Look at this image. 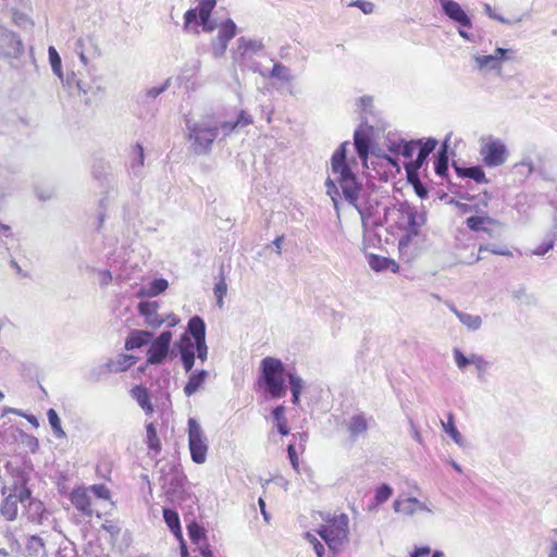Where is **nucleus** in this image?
Instances as JSON below:
<instances>
[{"mask_svg": "<svg viewBox=\"0 0 557 557\" xmlns=\"http://www.w3.org/2000/svg\"><path fill=\"white\" fill-rule=\"evenodd\" d=\"M188 535L193 543L200 544L202 540H206V533L203 528H201L198 523L193 522L187 527Z\"/></svg>", "mask_w": 557, "mask_h": 557, "instance_id": "47", "label": "nucleus"}, {"mask_svg": "<svg viewBox=\"0 0 557 557\" xmlns=\"http://www.w3.org/2000/svg\"><path fill=\"white\" fill-rule=\"evenodd\" d=\"M1 515L8 520L13 521L17 516V499L16 495L10 494L7 496L0 508Z\"/></svg>", "mask_w": 557, "mask_h": 557, "instance_id": "34", "label": "nucleus"}, {"mask_svg": "<svg viewBox=\"0 0 557 557\" xmlns=\"http://www.w3.org/2000/svg\"><path fill=\"white\" fill-rule=\"evenodd\" d=\"M393 495V487L386 483L381 484L374 495L376 504H384Z\"/></svg>", "mask_w": 557, "mask_h": 557, "instance_id": "48", "label": "nucleus"}, {"mask_svg": "<svg viewBox=\"0 0 557 557\" xmlns=\"http://www.w3.org/2000/svg\"><path fill=\"white\" fill-rule=\"evenodd\" d=\"M307 541L311 544L318 557H323L324 546L323 544L311 533H306Z\"/></svg>", "mask_w": 557, "mask_h": 557, "instance_id": "54", "label": "nucleus"}, {"mask_svg": "<svg viewBox=\"0 0 557 557\" xmlns=\"http://www.w3.org/2000/svg\"><path fill=\"white\" fill-rule=\"evenodd\" d=\"M483 251H488L491 253L498 255V256H510L511 255V252L507 248H499V247H496L495 245L480 246L479 252L481 253Z\"/></svg>", "mask_w": 557, "mask_h": 557, "instance_id": "58", "label": "nucleus"}, {"mask_svg": "<svg viewBox=\"0 0 557 557\" xmlns=\"http://www.w3.org/2000/svg\"><path fill=\"white\" fill-rule=\"evenodd\" d=\"M164 522L166 523L170 531L178 540H183V533L181 528L180 516L176 510L171 508H163L162 510Z\"/></svg>", "mask_w": 557, "mask_h": 557, "instance_id": "26", "label": "nucleus"}, {"mask_svg": "<svg viewBox=\"0 0 557 557\" xmlns=\"http://www.w3.org/2000/svg\"><path fill=\"white\" fill-rule=\"evenodd\" d=\"M453 312L458 320L470 331H476L482 326V319L480 315L470 314L453 308Z\"/></svg>", "mask_w": 557, "mask_h": 557, "instance_id": "32", "label": "nucleus"}, {"mask_svg": "<svg viewBox=\"0 0 557 557\" xmlns=\"http://www.w3.org/2000/svg\"><path fill=\"white\" fill-rule=\"evenodd\" d=\"M135 363V356L121 354L115 359H111L106 363L101 364L99 367V374L124 372Z\"/></svg>", "mask_w": 557, "mask_h": 557, "instance_id": "14", "label": "nucleus"}, {"mask_svg": "<svg viewBox=\"0 0 557 557\" xmlns=\"http://www.w3.org/2000/svg\"><path fill=\"white\" fill-rule=\"evenodd\" d=\"M371 418H367L363 412L356 413L347 421V431L352 441H356L359 436H363L369 430V421Z\"/></svg>", "mask_w": 557, "mask_h": 557, "instance_id": "17", "label": "nucleus"}, {"mask_svg": "<svg viewBox=\"0 0 557 557\" xmlns=\"http://www.w3.org/2000/svg\"><path fill=\"white\" fill-rule=\"evenodd\" d=\"M138 312L145 319V324L151 329H158L165 319L158 313V301H140L137 306Z\"/></svg>", "mask_w": 557, "mask_h": 557, "instance_id": "13", "label": "nucleus"}, {"mask_svg": "<svg viewBox=\"0 0 557 557\" xmlns=\"http://www.w3.org/2000/svg\"><path fill=\"white\" fill-rule=\"evenodd\" d=\"M199 26H201L205 33H212L218 28L216 37L211 40V51L214 59L222 58L227 50L228 42L237 34V25L235 22L232 18H226L218 23L216 20L209 16L203 17V20L199 18Z\"/></svg>", "mask_w": 557, "mask_h": 557, "instance_id": "4", "label": "nucleus"}, {"mask_svg": "<svg viewBox=\"0 0 557 557\" xmlns=\"http://www.w3.org/2000/svg\"><path fill=\"white\" fill-rule=\"evenodd\" d=\"M286 376L288 377L290 393H292V403L294 405H298L300 401V395L304 388V381L296 373L287 372Z\"/></svg>", "mask_w": 557, "mask_h": 557, "instance_id": "35", "label": "nucleus"}, {"mask_svg": "<svg viewBox=\"0 0 557 557\" xmlns=\"http://www.w3.org/2000/svg\"><path fill=\"white\" fill-rule=\"evenodd\" d=\"M405 171L407 174V181L412 186L416 195L420 199H425L429 196V189L428 187L421 182L419 176V170L408 169V166H405Z\"/></svg>", "mask_w": 557, "mask_h": 557, "instance_id": "27", "label": "nucleus"}, {"mask_svg": "<svg viewBox=\"0 0 557 557\" xmlns=\"http://www.w3.org/2000/svg\"><path fill=\"white\" fill-rule=\"evenodd\" d=\"M492 220L488 216H479V215H471L466 220L467 226L474 232H478L482 228V225L484 222H491Z\"/></svg>", "mask_w": 557, "mask_h": 557, "instance_id": "50", "label": "nucleus"}, {"mask_svg": "<svg viewBox=\"0 0 557 557\" xmlns=\"http://www.w3.org/2000/svg\"><path fill=\"white\" fill-rule=\"evenodd\" d=\"M368 262L370 268L375 272H382L387 270V257L371 253L368 257Z\"/></svg>", "mask_w": 557, "mask_h": 557, "instance_id": "45", "label": "nucleus"}, {"mask_svg": "<svg viewBox=\"0 0 557 557\" xmlns=\"http://www.w3.org/2000/svg\"><path fill=\"white\" fill-rule=\"evenodd\" d=\"M234 64L238 65L242 71L249 70L253 73L260 72V64L253 60V55L248 51H244L243 46L236 41V47L231 51Z\"/></svg>", "mask_w": 557, "mask_h": 557, "instance_id": "16", "label": "nucleus"}, {"mask_svg": "<svg viewBox=\"0 0 557 557\" xmlns=\"http://www.w3.org/2000/svg\"><path fill=\"white\" fill-rule=\"evenodd\" d=\"M259 74H261L264 77L276 78L285 83H289L294 79L290 70L280 62H274L273 67L270 72L264 73L260 70Z\"/></svg>", "mask_w": 557, "mask_h": 557, "instance_id": "30", "label": "nucleus"}, {"mask_svg": "<svg viewBox=\"0 0 557 557\" xmlns=\"http://www.w3.org/2000/svg\"><path fill=\"white\" fill-rule=\"evenodd\" d=\"M186 138L189 149L196 156H207L212 151L213 144L219 136V123L212 115L199 119H185Z\"/></svg>", "mask_w": 557, "mask_h": 557, "instance_id": "1", "label": "nucleus"}, {"mask_svg": "<svg viewBox=\"0 0 557 557\" xmlns=\"http://www.w3.org/2000/svg\"><path fill=\"white\" fill-rule=\"evenodd\" d=\"M62 84L70 90L76 89L79 92H87L85 84L81 79H77L76 74L74 72L67 73L65 77L63 76Z\"/></svg>", "mask_w": 557, "mask_h": 557, "instance_id": "42", "label": "nucleus"}, {"mask_svg": "<svg viewBox=\"0 0 557 557\" xmlns=\"http://www.w3.org/2000/svg\"><path fill=\"white\" fill-rule=\"evenodd\" d=\"M512 53H513V51L510 50V49L496 48L494 53H493V57H496V62L500 66L502 62L506 61V60H509L510 59V54H512Z\"/></svg>", "mask_w": 557, "mask_h": 557, "instance_id": "61", "label": "nucleus"}, {"mask_svg": "<svg viewBox=\"0 0 557 557\" xmlns=\"http://www.w3.org/2000/svg\"><path fill=\"white\" fill-rule=\"evenodd\" d=\"M132 397L138 403L140 408L146 413H151L153 411V406L151 404L150 394L148 389L141 385H136L131 391Z\"/></svg>", "mask_w": 557, "mask_h": 557, "instance_id": "28", "label": "nucleus"}, {"mask_svg": "<svg viewBox=\"0 0 557 557\" xmlns=\"http://www.w3.org/2000/svg\"><path fill=\"white\" fill-rule=\"evenodd\" d=\"M47 417H48V421H49V424L52 429L54 436L57 438H65L66 434L62 429L61 419H60L58 412L54 409L50 408L47 411Z\"/></svg>", "mask_w": 557, "mask_h": 557, "instance_id": "38", "label": "nucleus"}, {"mask_svg": "<svg viewBox=\"0 0 557 557\" xmlns=\"http://www.w3.org/2000/svg\"><path fill=\"white\" fill-rule=\"evenodd\" d=\"M20 482H21V486L17 487L15 485V493L13 495H16V499L17 502H21V503H25V502H30L33 500L32 497H30V491L29 488L26 487V483H27V479L25 476H21L20 479Z\"/></svg>", "mask_w": 557, "mask_h": 557, "instance_id": "44", "label": "nucleus"}, {"mask_svg": "<svg viewBox=\"0 0 557 557\" xmlns=\"http://www.w3.org/2000/svg\"><path fill=\"white\" fill-rule=\"evenodd\" d=\"M285 366L281 359L265 357L260 362L259 385L273 398H282L286 395Z\"/></svg>", "mask_w": 557, "mask_h": 557, "instance_id": "3", "label": "nucleus"}, {"mask_svg": "<svg viewBox=\"0 0 557 557\" xmlns=\"http://www.w3.org/2000/svg\"><path fill=\"white\" fill-rule=\"evenodd\" d=\"M208 377V371L207 370H196L191 372V374L188 377L187 383L184 386V394L186 396L194 395L205 383V381Z\"/></svg>", "mask_w": 557, "mask_h": 557, "instance_id": "24", "label": "nucleus"}, {"mask_svg": "<svg viewBox=\"0 0 557 557\" xmlns=\"http://www.w3.org/2000/svg\"><path fill=\"white\" fill-rule=\"evenodd\" d=\"M215 296H225L227 292V284L225 282V277L223 273L221 274L220 280L215 283L213 288Z\"/></svg>", "mask_w": 557, "mask_h": 557, "instance_id": "63", "label": "nucleus"}, {"mask_svg": "<svg viewBox=\"0 0 557 557\" xmlns=\"http://www.w3.org/2000/svg\"><path fill=\"white\" fill-rule=\"evenodd\" d=\"M171 79L168 78L161 86H154L146 90L147 98H157L159 95L164 92L170 87Z\"/></svg>", "mask_w": 557, "mask_h": 557, "instance_id": "56", "label": "nucleus"}, {"mask_svg": "<svg viewBox=\"0 0 557 557\" xmlns=\"http://www.w3.org/2000/svg\"><path fill=\"white\" fill-rule=\"evenodd\" d=\"M195 355L197 356V358L201 362H205L207 360V358H208V346H207L206 339L205 341L195 342Z\"/></svg>", "mask_w": 557, "mask_h": 557, "instance_id": "57", "label": "nucleus"}, {"mask_svg": "<svg viewBox=\"0 0 557 557\" xmlns=\"http://www.w3.org/2000/svg\"><path fill=\"white\" fill-rule=\"evenodd\" d=\"M449 138H446L434 156V171L436 175L445 177L448 174V145Z\"/></svg>", "mask_w": 557, "mask_h": 557, "instance_id": "20", "label": "nucleus"}, {"mask_svg": "<svg viewBox=\"0 0 557 557\" xmlns=\"http://www.w3.org/2000/svg\"><path fill=\"white\" fill-rule=\"evenodd\" d=\"M348 517L341 515L339 520L333 525H322L318 533L330 548H334L335 543L342 542L347 536Z\"/></svg>", "mask_w": 557, "mask_h": 557, "instance_id": "11", "label": "nucleus"}, {"mask_svg": "<svg viewBox=\"0 0 557 557\" xmlns=\"http://www.w3.org/2000/svg\"><path fill=\"white\" fill-rule=\"evenodd\" d=\"M237 42H239L243 46L244 51L246 50L250 52L251 55L257 54L264 48V45L260 39H249L246 37H239L237 39Z\"/></svg>", "mask_w": 557, "mask_h": 557, "instance_id": "40", "label": "nucleus"}, {"mask_svg": "<svg viewBox=\"0 0 557 557\" xmlns=\"http://www.w3.org/2000/svg\"><path fill=\"white\" fill-rule=\"evenodd\" d=\"M188 446L191 460L198 465L203 463L208 451L207 437L200 424L194 418L188 420Z\"/></svg>", "mask_w": 557, "mask_h": 557, "instance_id": "7", "label": "nucleus"}, {"mask_svg": "<svg viewBox=\"0 0 557 557\" xmlns=\"http://www.w3.org/2000/svg\"><path fill=\"white\" fill-rule=\"evenodd\" d=\"M474 62L476 63L479 70H500L499 65L496 62V57H493V54L475 55Z\"/></svg>", "mask_w": 557, "mask_h": 557, "instance_id": "43", "label": "nucleus"}, {"mask_svg": "<svg viewBox=\"0 0 557 557\" xmlns=\"http://www.w3.org/2000/svg\"><path fill=\"white\" fill-rule=\"evenodd\" d=\"M437 144L438 141L433 137H429L425 140L421 139V144H419L417 148V158L407 162L405 166H408V169H413V171L420 170L426 163L430 153L434 151Z\"/></svg>", "mask_w": 557, "mask_h": 557, "instance_id": "15", "label": "nucleus"}, {"mask_svg": "<svg viewBox=\"0 0 557 557\" xmlns=\"http://www.w3.org/2000/svg\"><path fill=\"white\" fill-rule=\"evenodd\" d=\"M49 62L53 73L63 82L62 62L57 49L52 46L48 49Z\"/></svg>", "mask_w": 557, "mask_h": 557, "instance_id": "39", "label": "nucleus"}, {"mask_svg": "<svg viewBox=\"0 0 557 557\" xmlns=\"http://www.w3.org/2000/svg\"><path fill=\"white\" fill-rule=\"evenodd\" d=\"M193 23L199 25V10L197 8L188 9L184 14V28H187Z\"/></svg>", "mask_w": 557, "mask_h": 557, "instance_id": "53", "label": "nucleus"}, {"mask_svg": "<svg viewBox=\"0 0 557 557\" xmlns=\"http://www.w3.org/2000/svg\"><path fill=\"white\" fill-rule=\"evenodd\" d=\"M216 5V0H200L197 9L199 10V18L209 17Z\"/></svg>", "mask_w": 557, "mask_h": 557, "instance_id": "49", "label": "nucleus"}, {"mask_svg": "<svg viewBox=\"0 0 557 557\" xmlns=\"http://www.w3.org/2000/svg\"><path fill=\"white\" fill-rule=\"evenodd\" d=\"M187 336L195 342L206 339V323L199 315H194L187 323Z\"/></svg>", "mask_w": 557, "mask_h": 557, "instance_id": "21", "label": "nucleus"}, {"mask_svg": "<svg viewBox=\"0 0 557 557\" xmlns=\"http://www.w3.org/2000/svg\"><path fill=\"white\" fill-rule=\"evenodd\" d=\"M169 287L165 278H153L148 285L143 286L137 292L139 297H156L162 294Z\"/></svg>", "mask_w": 557, "mask_h": 557, "instance_id": "25", "label": "nucleus"}, {"mask_svg": "<svg viewBox=\"0 0 557 557\" xmlns=\"http://www.w3.org/2000/svg\"><path fill=\"white\" fill-rule=\"evenodd\" d=\"M468 177L478 184L487 183L485 173L480 165L469 166Z\"/></svg>", "mask_w": 557, "mask_h": 557, "instance_id": "51", "label": "nucleus"}, {"mask_svg": "<svg viewBox=\"0 0 557 557\" xmlns=\"http://www.w3.org/2000/svg\"><path fill=\"white\" fill-rule=\"evenodd\" d=\"M236 128H238V125L235 124V121L219 124V132L221 131L224 137L230 136Z\"/></svg>", "mask_w": 557, "mask_h": 557, "instance_id": "62", "label": "nucleus"}, {"mask_svg": "<svg viewBox=\"0 0 557 557\" xmlns=\"http://www.w3.org/2000/svg\"><path fill=\"white\" fill-rule=\"evenodd\" d=\"M400 211L407 216V226L405 228V234L400 237L398 242L399 250H404L407 248L413 238L420 235V227L425 224L426 218L425 213L418 212L414 207H411L408 203L400 205Z\"/></svg>", "mask_w": 557, "mask_h": 557, "instance_id": "6", "label": "nucleus"}, {"mask_svg": "<svg viewBox=\"0 0 557 557\" xmlns=\"http://www.w3.org/2000/svg\"><path fill=\"white\" fill-rule=\"evenodd\" d=\"M28 518L30 521L42 524L44 519L47 518L45 506L39 500H30L28 504Z\"/></svg>", "mask_w": 557, "mask_h": 557, "instance_id": "36", "label": "nucleus"}, {"mask_svg": "<svg viewBox=\"0 0 557 557\" xmlns=\"http://www.w3.org/2000/svg\"><path fill=\"white\" fill-rule=\"evenodd\" d=\"M480 154L486 166L496 168L506 162L508 150L500 139L490 137L486 143L482 144Z\"/></svg>", "mask_w": 557, "mask_h": 557, "instance_id": "8", "label": "nucleus"}, {"mask_svg": "<svg viewBox=\"0 0 557 557\" xmlns=\"http://www.w3.org/2000/svg\"><path fill=\"white\" fill-rule=\"evenodd\" d=\"M180 357H196L195 355V341L193 342L189 336L183 334L180 342L175 344Z\"/></svg>", "mask_w": 557, "mask_h": 557, "instance_id": "37", "label": "nucleus"}, {"mask_svg": "<svg viewBox=\"0 0 557 557\" xmlns=\"http://www.w3.org/2000/svg\"><path fill=\"white\" fill-rule=\"evenodd\" d=\"M354 146L358 157L360 159H367L371 147L369 135L360 128L356 129L354 133Z\"/></svg>", "mask_w": 557, "mask_h": 557, "instance_id": "23", "label": "nucleus"}, {"mask_svg": "<svg viewBox=\"0 0 557 557\" xmlns=\"http://www.w3.org/2000/svg\"><path fill=\"white\" fill-rule=\"evenodd\" d=\"M159 482L168 500L182 502L185 494L187 478L184 472L173 463H165L160 469Z\"/></svg>", "mask_w": 557, "mask_h": 557, "instance_id": "5", "label": "nucleus"}, {"mask_svg": "<svg viewBox=\"0 0 557 557\" xmlns=\"http://www.w3.org/2000/svg\"><path fill=\"white\" fill-rule=\"evenodd\" d=\"M24 52L21 38L0 24V58H18Z\"/></svg>", "mask_w": 557, "mask_h": 557, "instance_id": "10", "label": "nucleus"}, {"mask_svg": "<svg viewBox=\"0 0 557 557\" xmlns=\"http://www.w3.org/2000/svg\"><path fill=\"white\" fill-rule=\"evenodd\" d=\"M336 176L335 180L327 177L325 181L326 194L331 197L334 209L338 211V199H339V190L337 184L342 189L343 197L345 200L355 207L360 215H363L362 210L358 207V199L361 190V183L358 181L357 176L350 169H345L343 171L333 172Z\"/></svg>", "mask_w": 557, "mask_h": 557, "instance_id": "2", "label": "nucleus"}, {"mask_svg": "<svg viewBox=\"0 0 557 557\" xmlns=\"http://www.w3.org/2000/svg\"><path fill=\"white\" fill-rule=\"evenodd\" d=\"M87 490L90 491L99 499L110 498V491L104 484H94Z\"/></svg>", "mask_w": 557, "mask_h": 557, "instance_id": "52", "label": "nucleus"}, {"mask_svg": "<svg viewBox=\"0 0 557 557\" xmlns=\"http://www.w3.org/2000/svg\"><path fill=\"white\" fill-rule=\"evenodd\" d=\"M132 150L133 158L129 163L131 172L134 176L139 177L143 173L145 162L144 147L137 143L133 146Z\"/></svg>", "mask_w": 557, "mask_h": 557, "instance_id": "29", "label": "nucleus"}, {"mask_svg": "<svg viewBox=\"0 0 557 557\" xmlns=\"http://www.w3.org/2000/svg\"><path fill=\"white\" fill-rule=\"evenodd\" d=\"M147 430V445L150 450L154 453H160L161 450V442L158 437L157 429L153 423H149L146 428Z\"/></svg>", "mask_w": 557, "mask_h": 557, "instance_id": "41", "label": "nucleus"}, {"mask_svg": "<svg viewBox=\"0 0 557 557\" xmlns=\"http://www.w3.org/2000/svg\"><path fill=\"white\" fill-rule=\"evenodd\" d=\"M153 333L146 330H132L125 339L124 348L133 350L150 344Z\"/></svg>", "mask_w": 557, "mask_h": 557, "instance_id": "19", "label": "nucleus"}, {"mask_svg": "<svg viewBox=\"0 0 557 557\" xmlns=\"http://www.w3.org/2000/svg\"><path fill=\"white\" fill-rule=\"evenodd\" d=\"M348 141H344L341 146L334 151L331 158V168L332 172L343 171L345 169H350L347 162V151H348Z\"/></svg>", "mask_w": 557, "mask_h": 557, "instance_id": "22", "label": "nucleus"}, {"mask_svg": "<svg viewBox=\"0 0 557 557\" xmlns=\"http://www.w3.org/2000/svg\"><path fill=\"white\" fill-rule=\"evenodd\" d=\"M421 144V139L417 140H400L397 144H393L389 150L394 153L401 154L404 158H412L418 145Z\"/></svg>", "mask_w": 557, "mask_h": 557, "instance_id": "31", "label": "nucleus"}, {"mask_svg": "<svg viewBox=\"0 0 557 557\" xmlns=\"http://www.w3.org/2000/svg\"><path fill=\"white\" fill-rule=\"evenodd\" d=\"M443 13L456 25L472 26V20L455 0H438Z\"/></svg>", "mask_w": 557, "mask_h": 557, "instance_id": "12", "label": "nucleus"}, {"mask_svg": "<svg viewBox=\"0 0 557 557\" xmlns=\"http://www.w3.org/2000/svg\"><path fill=\"white\" fill-rule=\"evenodd\" d=\"M252 123V117L244 110H242L238 115H237V119L235 120V124L238 125V127H245V126H248Z\"/></svg>", "mask_w": 557, "mask_h": 557, "instance_id": "64", "label": "nucleus"}, {"mask_svg": "<svg viewBox=\"0 0 557 557\" xmlns=\"http://www.w3.org/2000/svg\"><path fill=\"white\" fill-rule=\"evenodd\" d=\"M393 509L395 512H403L409 517L417 512V508L406 499H395L393 503Z\"/></svg>", "mask_w": 557, "mask_h": 557, "instance_id": "46", "label": "nucleus"}, {"mask_svg": "<svg viewBox=\"0 0 557 557\" xmlns=\"http://www.w3.org/2000/svg\"><path fill=\"white\" fill-rule=\"evenodd\" d=\"M172 332L163 331L156 338H152L147 350V363L158 366L165 361L170 354Z\"/></svg>", "mask_w": 557, "mask_h": 557, "instance_id": "9", "label": "nucleus"}, {"mask_svg": "<svg viewBox=\"0 0 557 557\" xmlns=\"http://www.w3.org/2000/svg\"><path fill=\"white\" fill-rule=\"evenodd\" d=\"M101 529L107 531L114 539L119 536L121 531L120 527L112 520H106L101 524Z\"/></svg>", "mask_w": 557, "mask_h": 557, "instance_id": "59", "label": "nucleus"}, {"mask_svg": "<svg viewBox=\"0 0 557 557\" xmlns=\"http://www.w3.org/2000/svg\"><path fill=\"white\" fill-rule=\"evenodd\" d=\"M441 423L445 433L448 434L458 446L462 447L465 444V440L455 425L454 414L449 412L447 414V421H441Z\"/></svg>", "mask_w": 557, "mask_h": 557, "instance_id": "33", "label": "nucleus"}, {"mask_svg": "<svg viewBox=\"0 0 557 557\" xmlns=\"http://www.w3.org/2000/svg\"><path fill=\"white\" fill-rule=\"evenodd\" d=\"M70 500L73 506L83 515L90 517L92 515L90 496L85 487L74 488L70 494Z\"/></svg>", "mask_w": 557, "mask_h": 557, "instance_id": "18", "label": "nucleus"}, {"mask_svg": "<svg viewBox=\"0 0 557 557\" xmlns=\"http://www.w3.org/2000/svg\"><path fill=\"white\" fill-rule=\"evenodd\" d=\"M515 168L516 169L525 168L527 169V173H524L525 177H529L535 171L533 161L530 157H524L520 162H517L515 164Z\"/></svg>", "mask_w": 557, "mask_h": 557, "instance_id": "60", "label": "nucleus"}, {"mask_svg": "<svg viewBox=\"0 0 557 557\" xmlns=\"http://www.w3.org/2000/svg\"><path fill=\"white\" fill-rule=\"evenodd\" d=\"M453 354L459 370H465L470 364L469 358L459 348H454Z\"/></svg>", "mask_w": 557, "mask_h": 557, "instance_id": "55", "label": "nucleus"}]
</instances>
